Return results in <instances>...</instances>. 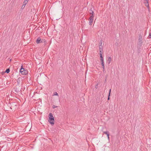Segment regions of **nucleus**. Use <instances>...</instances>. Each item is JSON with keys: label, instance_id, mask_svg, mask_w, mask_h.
<instances>
[{"label": "nucleus", "instance_id": "24", "mask_svg": "<svg viewBox=\"0 0 151 151\" xmlns=\"http://www.w3.org/2000/svg\"><path fill=\"white\" fill-rule=\"evenodd\" d=\"M25 5L24 4H23V5L22 6V9H23L25 7Z\"/></svg>", "mask_w": 151, "mask_h": 151}, {"label": "nucleus", "instance_id": "27", "mask_svg": "<svg viewBox=\"0 0 151 151\" xmlns=\"http://www.w3.org/2000/svg\"><path fill=\"white\" fill-rule=\"evenodd\" d=\"M57 107V106H55L54 105H53V106H52V108H53V109H54V108H55Z\"/></svg>", "mask_w": 151, "mask_h": 151}, {"label": "nucleus", "instance_id": "4", "mask_svg": "<svg viewBox=\"0 0 151 151\" xmlns=\"http://www.w3.org/2000/svg\"><path fill=\"white\" fill-rule=\"evenodd\" d=\"M142 35L141 34H139V37H138V40H139V45L140 46H141L142 45Z\"/></svg>", "mask_w": 151, "mask_h": 151}, {"label": "nucleus", "instance_id": "11", "mask_svg": "<svg viewBox=\"0 0 151 151\" xmlns=\"http://www.w3.org/2000/svg\"><path fill=\"white\" fill-rule=\"evenodd\" d=\"M94 17V15H91L89 18V19H93V18Z\"/></svg>", "mask_w": 151, "mask_h": 151}, {"label": "nucleus", "instance_id": "6", "mask_svg": "<svg viewBox=\"0 0 151 151\" xmlns=\"http://www.w3.org/2000/svg\"><path fill=\"white\" fill-rule=\"evenodd\" d=\"M34 92L33 91H32L31 90V91L30 92V93L29 94V96L30 97H31L32 98L34 95Z\"/></svg>", "mask_w": 151, "mask_h": 151}, {"label": "nucleus", "instance_id": "30", "mask_svg": "<svg viewBox=\"0 0 151 151\" xmlns=\"http://www.w3.org/2000/svg\"><path fill=\"white\" fill-rule=\"evenodd\" d=\"M10 103H8V106H9L10 107V106H11V105L10 104Z\"/></svg>", "mask_w": 151, "mask_h": 151}, {"label": "nucleus", "instance_id": "36", "mask_svg": "<svg viewBox=\"0 0 151 151\" xmlns=\"http://www.w3.org/2000/svg\"><path fill=\"white\" fill-rule=\"evenodd\" d=\"M31 82H32V81H31L30 83H29V84H30L31 85H32V83Z\"/></svg>", "mask_w": 151, "mask_h": 151}, {"label": "nucleus", "instance_id": "10", "mask_svg": "<svg viewBox=\"0 0 151 151\" xmlns=\"http://www.w3.org/2000/svg\"><path fill=\"white\" fill-rule=\"evenodd\" d=\"M103 50V47L102 45H99V50Z\"/></svg>", "mask_w": 151, "mask_h": 151}, {"label": "nucleus", "instance_id": "35", "mask_svg": "<svg viewBox=\"0 0 151 151\" xmlns=\"http://www.w3.org/2000/svg\"><path fill=\"white\" fill-rule=\"evenodd\" d=\"M102 67V68H103V71H104V68H105V67H104H104Z\"/></svg>", "mask_w": 151, "mask_h": 151}, {"label": "nucleus", "instance_id": "37", "mask_svg": "<svg viewBox=\"0 0 151 151\" xmlns=\"http://www.w3.org/2000/svg\"><path fill=\"white\" fill-rule=\"evenodd\" d=\"M30 79H31V78H29V80H30Z\"/></svg>", "mask_w": 151, "mask_h": 151}, {"label": "nucleus", "instance_id": "13", "mask_svg": "<svg viewBox=\"0 0 151 151\" xmlns=\"http://www.w3.org/2000/svg\"><path fill=\"white\" fill-rule=\"evenodd\" d=\"M10 71V69L9 68H8V69H7L5 71V73H9Z\"/></svg>", "mask_w": 151, "mask_h": 151}, {"label": "nucleus", "instance_id": "12", "mask_svg": "<svg viewBox=\"0 0 151 151\" xmlns=\"http://www.w3.org/2000/svg\"><path fill=\"white\" fill-rule=\"evenodd\" d=\"M99 54L100 55H102V54L103 53V50H99Z\"/></svg>", "mask_w": 151, "mask_h": 151}, {"label": "nucleus", "instance_id": "28", "mask_svg": "<svg viewBox=\"0 0 151 151\" xmlns=\"http://www.w3.org/2000/svg\"><path fill=\"white\" fill-rule=\"evenodd\" d=\"M111 89H110L109 90V96H110V93H111Z\"/></svg>", "mask_w": 151, "mask_h": 151}, {"label": "nucleus", "instance_id": "14", "mask_svg": "<svg viewBox=\"0 0 151 151\" xmlns=\"http://www.w3.org/2000/svg\"><path fill=\"white\" fill-rule=\"evenodd\" d=\"M28 2V1L27 0H26L24 1L23 2V4H24L25 5Z\"/></svg>", "mask_w": 151, "mask_h": 151}, {"label": "nucleus", "instance_id": "15", "mask_svg": "<svg viewBox=\"0 0 151 151\" xmlns=\"http://www.w3.org/2000/svg\"><path fill=\"white\" fill-rule=\"evenodd\" d=\"M20 79H21V78H18V79L17 80L18 84H19V83H20Z\"/></svg>", "mask_w": 151, "mask_h": 151}, {"label": "nucleus", "instance_id": "17", "mask_svg": "<svg viewBox=\"0 0 151 151\" xmlns=\"http://www.w3.org/2000/svg\"><path fill=\"white\" fill-rule=\"evenodd\" d=\"M102 40H101L100 41V42H99V45H102Z\"/></svg>", "mask_w": 151, "mask_h": 151}, {"label": "nucleus", "instance_id": "3", "mask_svg": "<svg viewBox=\"0 0 151 151\" xmlns=\"http://www.w3.org/2000/svg\"><path fill=\"white\" fill-rule=\"evenodd\" d=\"M20 72L22 75H26L28 73V71L26 70L23 68L22 66L20 70Z\"/></svg>", "mask_w": 151, "mask_h": 151}, {"label": "nucleus", "instance_id": "20", "mask_svg": "<svg viewBox=\"0 0 151 151\" xmlns=\"http://www.w3.org/2000/svg\"><path fill=\"white\" fill-rule=\"evenodd\" d=\"M15 91L17 93H18V92H19V90H17V89H16L15 90Z\"/></svg>", "mask_w": 151, "mask_h": 151}, {"label": "nucleus", "instance_id": "25", "mask_svg": "<svg viewBox=\"0 0 151 151\" xmlns=\"http://www.w3.org/2000/svg\"><path fill=\"white\" fill-rule=\"evenodd\" d=\"M149 37L150 38H151V32L149 33Z\"/></svg>", "mask_w": 151, "mask_h": 151}, {"label": "nucleus", "instance_id": "2", "mask_svg": "<svg viewBox=\"0 0 151 151\" xmlns=\"http://www.w3.org/2000/svg\"><path fill=\"white\" fill-rule=\"evenodd\" d=\"M36 42L37 44L42 43H44V45H45L47 43V42L45 39L42 38L41 39L40 37H38L36 40Z\"/></svg>", "mask_w": 151, "mask_h": 151}, {"label": "nucleus", "instance_id": "29", "mask_svg": "<svg viewBox=\"0 0 151 151\" xmlns=\"http://www.w3.org/2000/svg\"><path fill=\"white\" fill-rule=\"evenodd\" d=\"M145 1H146V3H145L148 4V0H145Z\"/></svg>", "mask_w": 151, "mask_h": 151}, {"label": "nucleus", "instance_id": "34", "mask_svg": "<svg viewBox=\"0 0 151 151\" xmlns=\"http://www.w3.org/2000/svg\"><path fill=\"white\" fill-rule=\"evenodd\" d=\"M95 88H98V85L97 84L95 86Z\"/></svg>", "mask_w": 151, "mask_h": 151}, {"label": "nucleus", "instance_id": "23", "mask_svg": "<svg viewBox=\"0 0 151 151\" xmlns=\"http://www.w3.org/2000/svg\"><path fill=\"white\" fill-rule=\"evenodd\" d=\"M100 61H101V64L103 63H104V59L100 60Z\"/></svg>", "mask_w": 151, "mask_h": 151}, {"label": "nucleus", "instance_id": "19", "mask_svg": "<svg viewBox=\"0 0 151 151\" xmlns=\"http://www.w3.org/2000/svg\"><path fill=\"white\" fill-rule=\"evenodd\" d=\"M108 133H109V131H104V132H103V133L104 134H106Z\"/></svg>", "mask_w": 151, "mask_h": 151}, {"label": "nucleus", "instance_id": "21", "mask_svg": "<svg viewBox=\"0 0 151 151\" xmlns=\"http://www.w3.org/2000/svg\"><path fill=\"white\" fill-rule=\"evenodd\" d=\"M106 134L107 135L108 139H109V133H107Z\"/></svg>", "mask_w": 151, "mask_h": 151}, {"label": "nucleus", "instance_id": "26", "mask_svg": "<svg viewBox=\"0 0 151 151\" xmlns=\"http://www.w3.org/2000/svg\"><path fill=\"white\" fill-rule=\"evenodd\" d=\"M145 5L146 6H147L148 7V9H149V4H146Z\"/></svg>", "mask_w": 151, "mask_h": 151}, {"label": "nucleus", "instance_id": "22", "mask_svg": "<svg viewBox=\"0 0 151 151\" xmlns=\"http://www.w3.org/2000/svg\"><path fill=\"white\" fill-rule=\"evenodd\" d=\"M106 134L107 135L108 139H109V133H107Z\"/></svg>", "mask_w": 151, "mask_h": 151}, {"label": "nucleus", "instance_id": "16", "mask_svg": "<svg viewBox=\"0 0 151 151\" xmlns=\"http://www.w3.org/2000/svg\"><path fill=\"white\" fill-rule=\"evenodd\" d=\"M53 96H58V93L57 92H55L53 93Z\"/></svg>", "mask_w": 151, "mask_h": 151}, {"label": "nucleus", "instance_id": "9", "mask_svg": "<svg viewBox=\"0 0 151 151\" xmlns=\"http://www.w3.org/2000/svg\"><path fill=\"white\" fill-rule=\"evenodd\" d=\"M112 60L111 58V57H109L107 60V63L109 64Z\"/></svg>", "mask_w": 151, "mask_h": 151}, {"label": "nucleus", "instance_id": "33", "mask_svg": "<svg viewBox=\"0 0 151 151\" xmlns=\"http://www.w3.org/2000/svg\"><path fill=\"white\" fill-rule=\"evenodd\" d=\"M102 67H104V63H103L101 64Z\"/></svg>", "mask_w": 151, "mask_h": 151}, {"label": "nucleus", "instance_id": "7", "mask_svg": "<svg viewBox=\"0 0 151 151\" xmlns=\"http://www.w3.org/2000/svg\"><path fill=\"white\" fill-rule=\"evenodd\" d=\"M89 13L91 15H94V12L92 8H91L89 10Z\"/></svg>", "mask_w": 151, "mask_h": 151}, {"label": "nucleus", "instance_id": "5", "mask_svg": "<svg viewBox=\"0 0 151 151\" xmlns=\"http://www.w3.org/2000/svg\"><path fill=\"white\" fill-rule=\"evenodd\" d=\"M10 104L11 105L10 106V108L11 109H12V108L15 109L17 107V105L16 104V103L15 102H11Z\"/></svg>", "mask_w": 151, "mask_h": 151}, {"label": "nucleus", "instance_id": "18", "mask_svg": "<svg viewBox=\"0 0 151 151\" xmlns=\"http://www.w3.org/2000/svg\"><path fill=\"white\" fill-rule=\"evenodd\" d=\"M100 55V60H103V57L102 55Z\"/></svg>", "mask_w": 151, "mask_h": 151}, {"label": "nucleus", "instance_id": "31", "mask_svg": "<svg viewBox=\"0 0 151 151\" xmlns=\"http://www.w3.org/2000/svg\"><path fill=\"white\" fill-rule=\"evenodd\" d=\"M110 96H109V94L108 96V99H107V100H109L110 99V97H109Z\"/></svg>", "mask_w": 151, "mask_h": 151}, {"label": "nucleus", "instance_id": "8", "mask_svg": "<svg viewBox=\"0 0 151 151\" xmlns=\"http://www.w3.org/2000/svg\"><path fill=\"white\" fill-rule=\"evenodd\" d=\"M89 24L91 25L93 24V19H89Z\"/></svg>", "mask_w": 151, "mask_h": 151}, {"label": "nucleus", "instance_id": "1", "mask_svg": "<svg viewBox=\"0 0 151 151\" xmlns=\"http://www.w3.org/2000/svg\"><path fill=\"white\" fill-rule=\"evenodd\" d=\"M48 117V122L52 126L54 125L55 122L54 117L52 113H50L49 114Z\"/></svg>", "mask_w": 151, "mask_h": 151}, {"label": "nucleus", "instance_id": "32", "mask_svg": "<svg viewBox=\"0 0 151 151\" xmlns=\"http://www.w3.org/2000/svg\"><path fill=\"white\" fill-rule=\"evenodd\" d=\"M31 63L32 64V63L31 61H29V64H30V65H31Z\"/></svg>", "mask_w": 151, "mask_h": 151}]
</instances>
